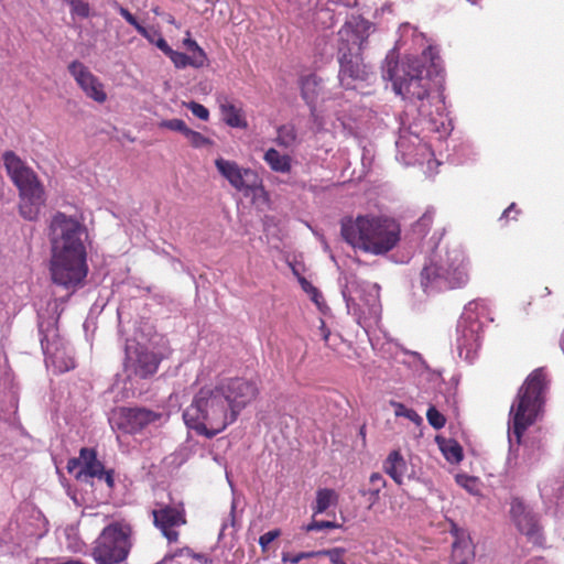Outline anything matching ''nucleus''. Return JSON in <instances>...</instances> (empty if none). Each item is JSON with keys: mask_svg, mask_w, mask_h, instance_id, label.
Segmentation results:
<instances>
[{"mask_svg": "<svg viewBox=\"0 0 564 564\" xmlns=\"http://www.w3.org/2000/svg\"><path fill=\"white\" fill-rule=\"evenodd\" d=\"M281 534L280 530H271L265 532L259 538V544L262 547V550H267L270 543H272L276 538H279Z\"/></svg>", "mask_w": 564, "mask_h": 564, "instance_id": "obj_47", "label": "nucleus"}, {"mask_svg": "<svg viewBox=\"0 0 564 564\" xmlns=\"http://www.w3.org/2000/svg\"><path fill=\"white\" fill-rule=\"evenodd\" d=\"M333 2H336V3H341L346 7H350L352 4H355L356 0H332Z\"/></svg>", "mask_w": 564, "mask_h": 564, "instance_id": "obj_53", "label": "nucleus"}, {"mask_svg": "<svg viewBox=\"0 0 564 564\" xmlns=\"http://www.w3.org/2000/svg\"><path fill=\"white\" fill-rule=\"evenodd\" d=\"M184 137L194 148H204L210 144L209 139L204 137L200 132L194 131L189 128H187Z\"/></svg>", "mask_w": 564, "mask_h": 564, "instance_id": "obj_36", "label": "nucleus"}, {"mask_svg": "<svg viewBox=\"0 0 564 564\" xmlns=\"http://www.w3.org/2000/svg\"><path fill=\"white\" fill-rule=\"evenodd\" d=\"M371 29L370 22L359 15H351L338 31V78L346 88H354L356 82L367 80L371 74L370 67L361 58Z\"/></svg>", "mask_w": 564, "mask_h": 564, "instance_id": "obj_5", "label": "nucleus"}, {"mask_svg": "<svg viewBox=\"0 0 564 564\" xmlns=\"http://www.w3.org/2000/svg\"><path fill=\"white\" fill-rule=\"evenodd\" d=\"M131 528L126 523H111L106 527L93 549L91 555L97 564H118L124 561L131 547Z\"/></svg>", "mask_w": 564, "mask_h": 564, "instance_id": "obj_12", "label": "nucleus"}, {"mask_svg": "<svg viewBox=\"0 0 564 564\" xmlns=\"http://www.w3.org/2000/svg\"><path fill=\"white\" fill-rule=\"evenodd\" d=\"M434 210L427 209L421 218L415 223L413 230L420 236H424L430 231L433 224Z\"/></svg>", "mask_w": 564, "mask_h": 564, "instance_id": "obj_32", "label": "nucleus"}, {"mask_svg": "<svg viewBox=\"0 0 564 564\" xmlns=\"http://www.w3.org/2000/svg\"><path fill=\"white\" fill-rule=\"evenodd\" d=\"M64 2H67V0H63Z\"/></svg>", "mask_w": 564, "mask_h": 564, "instance_id": "obj_58", "label": "nucleus"}, {"mask_svg": "<svg viewBox=\"0 0 564 564\" xmlns=\"http://www.w3.org/2000/svg\"><path fill=\"white\" fill-rule=\"evenodd\" d=\"M300 85L302 98L310 107L311 117L317 130H327L328 126L334 129L346 127L345 122L339 117L333 120L330 115L325 113L328 110V106L325 108L317 106V99L323 91L322 78L315 74H308L301 78Z\"/></svg>", "mask_w": 564, "mask_h": 564, "instance_id": "obj_14", "label": "nucleus"}, {"mask_svg": "<svg viewBox=\"0 0 564 564\" xmlns=\"http://www.w3.org/2000/svg\"><path fill=\"white\" fill-rule=\"evenodd\" d=\"M561 347H562V350H563V352H564V335H563V338H562V340H561Z\"/></svg>", "mask_w": 564, "mask_h": 564, "instance_id": "obj_57", "label": "nucleus"}, {"mask_svg": "<svg viewBox=\"0 0 564 564\" xmlns=\"http://www.w3.org/2000/svg\"><path fill=\"white\" fill-rule=\"evenodd\" d=\"M338 496L335 490L323 488L316 491V500L313 505V516L324 513L329 507L337 503Z\"/></svg>", "mask_w": 564, "mask_h": 564, "instance_id": "obj_26", "label": "nucleus"}, {"mask_svg": "<svg viewBox=\"0 0 564 564\" xmlns=\"http://www.w3.org/2000/svg\"><path fill=\"white\" fill-rule=\"evenodd\" d=\"M153 523L169 542L178 539L177 529L186 523L185 511L182 503L170 506L159 505L152 510Z\"/></svg>", "mask_w": 564, "mask_h": 564, "instance_id": "obj_20", "label": "nucleus"}, {"mask_svg": "<svg viewBox=\"0 0 564 564\" xmlns=\"http://www.w3.org/2000/svg\"><path fill=\"white\" fill-rule=\"evenodd\" d=\"M169 57L176 68H185L187 66L200 68L205 65L199 59H197V57L188 56L185 53L174 50L169 54Z\"/></svg>", "mask_w": 564, "mask_h": 564, "instance_id": "obj_29", "label": "nucleus"}, {"mask_svg": "<svg viewBox=\"0 0 564 564\" xmlns=\"http://www.w3.org/2000/svg\"><path fill=\"white\" fill-rule=\"evenodd\" d=\"M154 45L167 56L173 51L167 44V42L161 35L155 40Z\"/></svg>", "mask_w": 564, "mask_h": 564, "instance_id": "obj_51", "label": "nucleus"}, {"mask_svg": "<svg viewBox=\"0 0 564 564\" xmlns=\"http://www.w3.org/2000/svg\"><path fill=\"white\" fill-rule=\"evenodd\" d=\"M221 115L225 122L234 128H245L247 126L241 116L240 109L230 102H225L220 106Z\"/></svg>", "mask_w": 564, "mask_h": 564, "instance_id": "obj_28", "label": "nucleus"}, {"mask_svg": "<svg viewBox=\"0 0 564 564\" xmlns=\"http://www.w3.org/2000/svg\"><path fill=\"white\" fill-rule=\"evenodd\" d=\"M441 449L445 458L449 463H459L463 459V451L460 445L455 441H447L441 445Z\"/></svg>", "mask_w": 564, "mask_h": 564, "instance_id": "obj_30", "label": "nucleus"}, {"mask_svg": "<svg viewBox=\"0 0 564 564\" xmlns=\"http://www.w3.org/2000/svg\"><path fill=\"white\" fill-rule=\"evenodd\" d=\"M341 294L348 314L352 315L367 334L378 325L381 317L379 285L360 281L356 275L345 276Z\"/></svg>", "mask_w": 564, "mask_h": 564, "instance_id": "obj_9", "label": "nucleus"}, {"mask_svg": "<svg viewBox=\"0 0 564 564\" xmlns=\"http://www.w3.org/2000/svg\"><path fill=\"white\" fill-rule=\"evenodd\" d=\"M345 344V339L338 333H334L328 341H326L325 346L333 351H338L340 346Z\"/></svg>", "mask_w": 564, "mask_h": 564, "instance_id": "obj_50", "label": "nucleus"}, {"mask_svg": "<svg viewBox=\"0 0 564 564\" xmlns=\"http://www.w3.org/2000/svg\"><path fill=\"white\" fill-rule=\"evenodd\" d=\"M67 68L87 98L97 104H104L107 100L104 83L87 66L79 61H73Z\"/></svg>", "mask_w": 564, "mask_h": 564, "instance_id": "obj_22", "label": "nucleus"}, {"mask_svg": "<svg viewBox=\"0 0 564 564\" xmlns=\"http://www.w3.org/2000/svg\"><path fill=\"white\" fill-rule=\"evenodd\" d=\"M426 419L430 425L436 430L444 427L446 423L445 416L433 405L429 408L426 412Z\"/></svg>", "mask_w": 564, "mask_h": 564, "instance_id": "obj_37", "label": "nucleus"}, {"mask_svg": "<svg viewBox=\"0 0 564 564\" xmlns=\"http://www.w3.org/2000/svg\"><path fill=\"white\" fill-rule=\"evenodd\" d=\"M410 29H411V25H410L409 23H404V24H402V25L400 26V31H401L402 33H404V32L409 31Z\"/></svg>", "mask_w": 564, "mask_h": 564, "instance_id": "obj_54", "label": "nucleus"}, {"mask_svg": "<svg viewBox=\"0 0 564 564\" xmlns=\"http://www.w3.org/2000/svg\"><path fill=\"white\" fill-rule=\"evenodd\" d=\"M516 207V204H511L505 212L503 216L507 217L511 210H513Z\"/></svg>", "mask_w": 564, "mask_h": 564, "instance_id": "obj_55", "label": "nucleus"}, {"mask_svg": "<svg viewBox=\"0 0 564 564\" xmlns=\"http://www.w3.org/2000/svg\"><path fill=\"white\" fill-rule=\"evenodd\" d=\"M337 528H339V524H337L336 522H333V521L313 520L311 523H308L307 525L304 527V530L306 532H311V531H322L325 529H337Z\"/></svg>", "mask_w": 564, "mask_h": 564, "instance_id": "obj_43", "label": "nucleus"}, {"mask_svg": "<svg viewBox=\"0 0 564 564\" xmlns=\"http://www.w3.org/2000/svg\"><path fill=\"white\" fill-rule=\"evenodd\" d=\"M56 319L44 321L40 316L39 330L41 346L45 355L47 367H53L55 372H66L75 368L73 349L58 335Z\"/></svg>", "mask_w": 564, "mask_h": 564, "instance_id": "obj_13", "label": "nucleus"}, {"mask_svg": "<svg viewBox=\"0 0 564 564\" xmlns=\"http://www.w3.org/2000/svg\"><path fill=\"white\" fill-rule=\"evenodd\" d=\"M319 553L321 552H301V553H297V554L283 553L282 561L285 562V563L289 562V563H292V564H297L303 558L319 556Z\"/></svg>", "mask_w": 564, "mask_h": 564, "instance_id": "obj_42", "label": "nucleus"}, {"mask_svg": "<svg viewBox=\"0 0 564 564\" xmlns=\"http://www.w3.org/2000/svg\"><path fill=\"white\" fill-rule=\"evenodd\" d=\"M510 516L517 529L524 534L531 543L536 545H541L543 543V535L539 524V519L519 498H513L511 500Z\"/></svg>", "mask_w": 564, "mask_h": 564, "instance_id": "obj_21", "label": "nucleus"}, {"mask_svg": "<svg viewBox=\"0 0 564 564\" xmlns=\"http://www.w3.org/2000/svg\"><path fill=\"white\" fill-rule=\"evenodd\" d=\"M319 555H327L330 560L332 563L334 564H345V562L343 561V554H344V550L343 549H333V550H327V551H319Z\"/></svg>", "mask_w": 564, "mask_h": 564, "instance_id": "obj_48", "label": "nucleus"}, {"mask_svg": "<svg viewBox=\"0 0 564 564\" xmlns=\"http://www.w3.org/2000/svg\"><path fill=\"white\" fill-rule=\"evenodd\" d=\"M169 415L162 411L145 408H121L118 412L117 425L126 433L134 434L148 426H161L167 422Z\"/></svg>", "mask_w": 564, "mask_h": 564, "instance_id": "obj_16", "label": "nucleus"}, {"mask_svg": "<svg viewBox=\"0 0 564 564\" xmlns=\"http://www.w3.org/2000/svg\"><path fill=\"white\" fill-rule=\"evenodd\" d=\"M159 127L169 129V130H173V131H178L183 134L186 132V130L188 128L182 119L163 120L159 123Z\"/></svg>", "mask_w": 564, "mask_h": 564, "instance_id": "obj_41", "label": "nucleus"}, {"mask_svg": "<svg viewBox=\"0 0 564 564\" xmlns=\"http://www.w3.org/2000/svg\"><path fill=\"white\" fill-rule=\"evenodd\" d=\"M86 227L75 217L57 213L51 220L50 274L54 284L73 293L88 274Z\"/></svg>", "mask_w": 564, "mask_h": 564, "instance_id": "obj_2", "label": "nucleus"}, {"mask_svg": "<svg viewBox=\"0 0 564 564\" xmlns=\"http://www.w3.org/2000/svg\"><path fill=\"white\" fill-rule=\"evenodd\" d=\"M184 46L192 52L193 57H197L202 63L206 64L207 55L204 50L197 44V42L189 36V32H187V37L183 41Z\"/></svg>", "mask_w": 564, "mask_h": 564, "instance_id": "obj_34", "label": "nucleus"}, {"mask_svg": "<svg viewBox=\"0 0 564 564\" xmlns=\"http://www.w3.org/2000/svg\"><path fill=\"white\" fill-rule=\"evenodd\" d=\"M556 486H553L552 481L547 480L544 481L541 487L540 491L542 497H545L547 499L557 498L562 495L563 488L555 482Z\"/></svg>", "mask_w": 564, "mask_h": 564, "instance_id": "obj_39", "label": "nucleus"}, {"mask_svg": "<svg viewBox=\"0 0 564 564\" xmlns=\"http://www.w3.org/2000/svg\"><path fill=\"white\" fill-rule=\"evenodd\" d=\"M8 175L20 194V213L23 218L34 220L45 204L44 187L34 171L13 151L2 154Z\"/></svg>", "mask_w": 564, "mask_h": 564, "instance_id": "obj_8", "label": "nucleus"}, {"mask_svg": "<svg viewBox=\"0 0 564 564\" xmlns=\"http://www.w3.org/2000/svg\"><path fill=\"white\" fill-rule=\"evenodd\" d=\"M531 562L534 563V564H542V560L541 558H535V560H532Z\"/></svg>", "mask_w": 564, "mask_h": 564, "instance_id": "obj_56", "label": "nucleus"}, {"mask_svg": "<svg viewBox=\"0 0 564 564\" xmlns=\"http://www.w3.org/2000/svg\"><path fill=\"white\" fill-rule=\"evenodd\" d=\"M469 281V261L459 246L438 250L422 268L420 282L427 294L463 288Z\"/></svg>", "mask_w": 564, "mask_h": 564, "instance_id": "obj_6", "label": "nucleus"}, {"mask_svg": "<svg viewBox=\"0 0 564 564\" xmlns=\"http://www.w3.org/2000/svg\"><path fill=\"white\" fill-rule=\"evenodd\" d=\"M275 142L278 145L285 149L294 148L299 142L295 127L291 123L279 127L276 130Z\"/></svg>", "mask_w": 564, "mask_h": 564, "instance_id": "obj_27", "label": "nucleus"}, {"mask_svg": "<svg viewBox=\"0 0 564 564\" xmlns=\"http://www.w3.org/2000/svg\"><path fill=\"white\" fill-rule=\"evenodd\" d=\"M160 359L147 347L127 345L124 368L128 376L141 379L153 376L159 368Z\"/></svg>", "mask_w": 564, "mask_h": 564, "instance_id": "obj_18", "label": "nucleus"}, {"mask_svg": "<svg viewBox=\"0 0 564 564\" xmlns=\"http://www.w3.org/2000/svg\"><path fill=\"white\" fill-rule=\"evenodd\" d=\"M455 480L457 485L463 487L469 494L476 496L480 492V481L473 476H468L466 474H457L455 476Z\"/></svg>", "mask_w": 564, "mask_h": 564, "instance_id": "obj_31", "label": "nucleus"}, {"mask_svg": "<svg viewBox=\"0 0 564 564\" xmlns=\"http://www.w3.org/2000/svg\"><path fill=\"white\" fill-rule=\"evenodd\" d=\"M207 375L202 370L196 383L202 384L194 394L192 403L183 413L186 426L197 434L212 438L235 422L219 383H204Z\"/></svg>", "mask_w": 564, "mask_h": 564, "instance_id": "obj_3", "label": "nucleus"}, {"mask_svg": "<svg viewBox=\"0 0 564 564\" xmlns=\"http://www.w3.org/2000/svg\"><path fill=\"white\" fill-rule=\"evenodd\" d=\"M224 389L225 401L231 413V419L237 420L240 411L256 399L258 388L249 380L242 378L226 379L218 382Z\"/></svg>", "mask_w": 564, "mask_h": 564, "instance_id": "obj_17", "label": "nucleus"}, {"mask_svg": "<svg viewBox=\"0 0 564 564\" xmlns=\"http://www.w3.org/2000/svg\"><path fill=\"white\" fill-rule=\"evenodd\" d=\"M303 290L310 294L311 300L316 304L321 305L322 294L319 291L305 280L301 281Z\"/></svg>", "mask_w": 564, "mask_h": 564, "instance_id": "obj_46", "label": "nucleus"}, {"mask_svg": "<svg viewBox=\"0 0 564 564\" xmlns=\"http://www.w3.org/2000/svg\"><path fill=\"white\" fill-rule=\"evenodd\" d=\"M391 51L382 67L383 79L392 83L393 91L406 101L405 115L416 111L420 123L438 133L440 138L452 131V122L446 112L444 96L434 91L431 85L433 73L438 75L440 61L432 46L423 51L421 57L409 56L401 62Z\"/></svg>", "mask_w": 564, "mask_h": 564, "instance_id": "obj_1", "label": "nucleus"}, {"mask_svg": "<svg viewBox=\"0 0 564 564\" xmlns=\"http://www.w3.org/2000/svg\"><path fill=\"white\" fill-rule=\"evenodd\" d=\"M142 36L145 37L150 43L154 44L155 40L160 36V34L156 31L150 32L145 28V35Z\"/></svg>", "mask_w": 564, "mask_h": 564, "instance_id": "obj_52", "label": "nucleus"}, {"mask_svg": "<svg viewBox=\"0 0 564 564\" xmlns=\"http://www.w3.org/2000/svg\"><path fill=\"white\" fill-rule=\"evenodd\" d=\"M432 132L426 124L420 123V118H415L413 123L405 126L401 122L399 137L395 141L397 160L404 165L427 163L429 169L438 163L433 160V153L430 147L423 141L425 137H421L423 132Z\"/></svg>", "mask_w": 564, "mask_h": 564, "instance_id": "obj_11", "label": "nucleus"}, {"mask_svg": "<svg viewBox=\"0 0 564 564\" xmlns=\"http://www.w3.org/2000/svg\"><path fill=\"white\" fill-rule=\"evenodd\" d=\"M215 166L218 173L245 196L254 195L262 188V181L252 169L240 166L237 162L221 156L215 160Z\"/></svg>", "mask_w": 564, "mask_h": 564, "instance_id": "obj_15", "label": "nucleus"}, {"mask_svg": "<svg viewBox=\"0 0 564 564\" xmlns=\"http://www.w3.org/2000/svg\"><path fill=\"white\" fill-rule=\"evenodd\" d=\"M67 470L77 479L88 481L89 478L105 479L109 487L113 479L109 473H106L102 464L97 459L96 453L89 448H82L79 457L72 458L67 463Z\"/></svg>", "mask_w": 564, "mask_h": 564, "instance_id": "obj_19", "label": "nucleus"}, {"mask_svg": "<svg viewBox=\"0 0 564 564\" xmlns=\"http://www.w3.org/2000/svg\"><path fill=\"white\" fill-rule=\"evenodd\" d=\"M370 482L373 486V489L370 491V494L372 495L373 499H377L381 488L386 486V480L381 474L373 473L370 476Z\"/></svg>", "mask_w": 564, "mask_h": 564, "instance_id": "obj_44", "label": "nucleus"}, {"mask_svg": "<svg viewBox=\"0 0 564 564\" xmlns=\"http://www.w3.org/2000/svg\"><path fill=\"white\" fill-rule=\"evenodd\" d=\"M393 406L395 409L394 413L397 416L406 417L408 420H410L411 422H413L415 424L422 423V421H423L422 417L414 410L406 408L402 403H393Z\"/></svg>", "mask_w": 564, "mask_h": 564, "instance_id": "obj_35", "label": "nucleus"}, {"mask_svg": "<svg viewBox=\"0 0 564 564\" xmlns=\"http://www.w3.org/2000/svg\"><path fill=\"white\" fill-rule=\"evenodd\" d=\"M402 355L403 359L401 361L413 367L415 371H421L425 368V362L417 352L404 351Z\"/></svg>", "mask_w": 564, "mask_h": 564, "instance_id": "obj_38", "label": "nucleus"}, {"mask_svg": "<svg viewBox=\"0 0 564 564\" xmlns=\"http://www.w3.org/2000/svg\"><path fill=\"white\" fill-rule=\"evenodd\" d=\"M545 390L546 377L543 369H535L520 388L510 409L508 421L510 449L520 444L524 431L538 419L544 402Z\"/></svg>", "mask_w": 564, "mask_h": 564, "instance_id": "obj_7", "label": "nucleus"}, {"mask_svg": "<svg viewBox=\"0 0 564 564\" xmlns=\"http://www.w3.org/2000/svg\"><path fill=\"white\" fill-rule=\"evenodd\" d=\"M489 304L486 300L468 302L457 323L456 346L458 355L471 362L480 347L484 324L491 322Z\"/></svg>", "mask_w": 564, "mask_h": 564, "instance_id": "obj_10", "label": "nucleus"}, {"mask_svg": "<svg viewBox=\"0 0 564 564\" xmlns=\"http://www.w3.org/2000/svg\"><path fill=\"white\" fill-rule=\"evenodd\" d=\"M263 160L273 172L286 174L292 170V158L289 154L279 152L274 148L265 151Z\"/></svg>", "mask_w": 564, "mask_h": 564, "instance_id": "obj_25", "label": "nucleus"}, {"mask_svg": "<svg viewBox=\"0 0 564 564\" xmlns=\"http://www.w3.org/2000/svg\"><path fill=\"white\" fill-rule=\"evenodd\" d=\"M70 7V13L79 18H88L90 14V6L86 0H67L66 2Z\"/></svg>", "mask_w": 564, "mask_h": 564, "instance_id": "obj_33", "label": "nucleus"}, {"mask_svg": "<svg viewBox=\"0 0 564 564\" xmlns=\"http://www.w3.org/2000/svg\"><path fill=\"white\" fill-rule=\"evenodd\" d=\"M187 108L192 111V113L199 118L200 120H207L208 117H209V111L208 109L198 104V102H195V101H191L188 105H187Z\"/></svg>", "mask_w": 564, "mask_h": 564, "instance_id": "obj_45", "label": "nucleus"}, {"mask_svg": "<svg viewBox=\"0 0 564 564\" xmlns=\"http://www.w3.org/2000/svg\"><path fill=\"white\" fill-rule=\"evenodd\" d=\"M383 470L398 485H402L404 479L414 478V471L400 454L399 451H392L383 463Z\"/></svg>", "mask_w": 564, "mask_h": 564, "instance_id": "obj_24", "label": "nucleus"}, {"mask_svg": "<svg viewBox=\"0 0 564 564\" xmlns=\"http://www.w3.org/2000/svg\"><path fill=\"white\" fill-rule=\"evenodd\" d=\"M400 226L391 218L362 215L341 221V236L352 248L375 256L386 254L400 240Z\"/></svg>", "mask_w": 564, "mask_h": 564, "instance_id": "obj_4", "label": "nucleus"}, {"mask_svg": "<svg viewBox=\"0 0 564 564\" xmlns=\"http://www.w3.org/2000/svg\"><path fill=\"white\" fill-rule=\"evenodd\" d=\"M451 533L454 536L452 556L457 564H468L475 556L474 546L470 536L466 530L451 523Z\"/></svg>", "mask_w": 564, "mask_h": 564, "instance_id": "obj_23", "label": "nucleus"}, {"mask_svg": "<svg viewBox=\"0 0 564 564\" xmlns=\"http://www.w3.org/2000/svg\"><path fill=\"white\" fill-rule=\"evenodd\" d=\"M119 14L132 25L140 35H145V28L141 25L137 19L130 13V11L123 7H118Z\"/></svg>", "mask_w": 564, "mask_h": 564, "instance_id": "obj_40", "label": "nucleus"}, {"mask_svg": "<svg viewBox=\"0 0 564 564\" xmlns=\"http://www.w3.org/2000/svg\"><path fill=\"white\" fill-rule=\"evenodd\" d=\"M316 336H318L325 344L328 341L334 333L326 326L325 322L319 318L318 326L314 332Z\"/></svg>", "mask_w": 564, "mask_h": 564, "instance_id": "obj_49", "label": "nucleus"}]
</instances>
